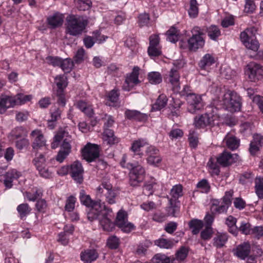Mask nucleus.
Returning a JSON list of instances; mask_svg holds the SVG:
<instances>
[{
  "mask_svg": "<svg viewBox=\"0 0 263 263\" xmlns=\"http://www.w3.org/2000/svg\"><path fill=\"white\" fill-rule=\"evenodd\" d=\"M62 110L57 107H53L50 109L51 121H57L61 118Z\"/></svg>",
  "mask_w": 263,
  "mask_h": 263,
  "instance_id": "nucleus-55",
  "label": "nucleus"
},
{
  "mask_svg": "<svg viewBox=\"0 0 263 263\" xmlns=\"http://www.w3.org/2000/svg\"><path fill=\"white\" fill-rule=\"evenodd\" d=\"M82 156L87 161L91 162L99 156V147L96 144H87L82 149Z\"/></svg>",
  "mask_w": 263,
  "mask_h": 263,
  "instance_id": "nucleus-13",
  "label": "nucleus"
},
{
  "mask_svg": "<svg viewBox=\"0 0 263 263\" xmlns=\"http://www.w3.org/2000/svg\"><path fill=\"white\" fill-rule=\"evenodd\" d=\"M247 67L246 72L251 81L263 79V66L256 63H251Z\"/></svg>",
  "mask_w": 263,
  "mask_h": 263,
  "instance_id": "nucleus-11",
  "label": "nucleus"
},
{
  "mask_svg": "<svg viewBox=\"0 0 263 263\" xmlns=\"http://www.w3.org/2000/svg\"><path fill=\"white\" fill-rule=\"evenodd\" d=\"M219 117L214 112L206 113L194 118V124L196 128H204L208 126H213L218 124Z\"/></svg>",
  "mask_w": 263,
  "mask_h": 263,
  "instance_id": "nucleus-6",
  "label": "nucleus"
},
{
  "mask_svg": "<svg viewBox=\"0 0 263 263\" xmlns=\"http://www.w3.org/2000/svg\"><path fill=\"white\" fill-rule=\"evenodd\" d=\"M224 141L227 146L232 150L238 148L239 145V140L236 138L233 132H230L226 136Z\"/></svg>",
  "mask_w": 263,
  "mask_h": 263,
  "instance_id": "nucleus-25",
  "label": "nucleus"
},
{
  "mask_svg": "<svg viewBox=\"0 0 263 263\" xmlns=\"http://www.w3.org/2000/svg\"><path fill=\"white\" fill-rule=\"evenodd\" d=\"M217 163L218 162L217 161V158L211 157L207 164L209 168L213 170V173L216 175H218L219 173V169Z\"/></svg>",
  "mask_w": 263,
  "mask_h": 263,
  "instance_id": "nucleus-52",
  "label": "nucleus"
},
{
  "mask_svg": "<svg viewBox=\"0 0 263 263\" xmlns=\"http://www.w3.org/2000/svg\"><path fill=\"white\" fill-rule=\"evenodd\" d=\"M146 161L148 164L155 166H158L162 161V158L159 154V150L154 146L147 147L145 151Z\"/></svg>",
  "mask_w": 263,
  "mask_h": 263,
  "instance_id": "nucleus-12",
  "label": "nucleus"
},
{
  "mask_svg": "<svg viewBox=\"0 0 263 263\" xmlns=\"http://www.w3.org/2000/svg\"><path fill=\"white\" fill-rule=\"evenodd\" d=\"M84 170L81 163L78 161H74L70 166L69 173L71 177L77 183H81L83 181V174Z\"/></svg>",
  "mask_w": 263,
  "mask_h": 263,
  "instance_id": "nucleus-15",
  "label": "nucleus"
},
{
  "mask_svg": "<svg viewBox=\"0 0 263 263\" xmlns=\"http://www.w3.org/2000/svg\"><path fill=\"white\" fill-rule=\"evenodd\" d=\"M35 156L33 159L32 162L36 168L46 165V158L45 155L43 154H39L37 152H35Z\"/></svg>",
  "mask_w": 263,
  "mask_h": 263,
  "instance_id": "nucleus-46",
  "label": "nucleus"
},
{
  "mask_svg": "<svg viewBox=\"0 0 263 263\" xmlns=\"http://www.w3.org/2000/svg\"><path fill=\"white\" fill-rule=\"evenodd\" d=\"M191 32L192 35L187 40L188 48L190 51H196L204 45L205 41L202 37L203 33L197 26L194 27Z\"/></svg>",
  "mask_w": 263,
  "mask_h": 263,
  "instance_id": "nucleus-7",
  "label": "nucleus"
},
{
  "mask_svg": "<svg viewBox=\"0 0 263 263\" xmlns=\"http://www.w3.org/2000/svg\"><path fill=\"white\" fill-rule=\"evenodd\" d=\"M30 138L34 152H36L42 147L46 146V140L41 130L35 129L32 131Z\"/></svg>",
  "mask_w": 263,
  "mask_h": 263,
  "instance_id": "nucleus-10",
  "label": "nucleus"
},
{
  "mask_svg": "<svg viewBox=\"0 0 263 263\" xmlns=\"http://www.w3.org/2000/svg\"><path fill=\"white\" fill-rule=\"evenodd\" d=\"M76 198L73 196H70L66 200L65 210L68 212L72 211L75 206Z\"/></svg>",
  "mask_w": 263,
  "mask_h": 263,
  "instance_id": "nucleus-56",
  "label": "nucleus"
},
{
  "mask_svg": "<svg viewBox=\"0 0 263 263\" xmlns=\"http://www.w3.org/2000/svg\"><path fill=\"white\" fill-rule=\"evenodd\" d=\"M87 213V218L90 221L98 219L104 231H111L114 224L108 217L112 213V209L106 206L104 202L96 203Z\"/></svg>",
  "mask_w": 263,
  "mask_h": 263,
  "instance_id": "nucleus-1",
  "label": "nucleus"
},
{
  "mask_svg": "<svg viewBox=\"0 0 263 263\" xmlns=\"http://www.w3.org/2000/svg\"><path fill=\"white\" fill-rule=\"evenodd\" d=\"M43 190L37 187L32 188L30 191L23 193L25 198L29 201H35L42 198L43 196Z\"/></svg>",
  "mask_w": 263,
  "mask_h": 263,
  "instance_id": "nucleus-20",
  "label": "nucleus"
},
{
  "mask_svg": "<svg viewBox=\"0 0 263 263\" xmlns=\"http://www.w3.org/2000/svg\"><path fill=\"white\" fill-rule=\"evenodd\" d=\"M80 199L82 204L85 205L87 207L93 206V204L96 203H101V200L93 201L92 200L90 196L86 195L84 190H82L80 193Z\"/></svg>",
  "mask_w": 263,
  "mask_h": 263,
  "instance_id": "nucleus-29",
  "label": "nucleus"
},
{
  "mask_svg": "<svg viewBox=\"0 0 263 263\" xmlns=\"http://www.w3.org/2000/svg\"><path fill=\"white\" fill-rule=\"evenodd\" d=\"M67 133L63 130L59 131L54 136L53 141L51 144V147L52 149H55L58 147L60 142L64 138Z\"/></svg>",
  "mask_w": 263,
  "mask_h": 263,
  "instance_id": "nucleus-47",
  "label": "nucleus"
},
{
  "mask_svg": "<svg viewBox=\"0 0 263 263\" xmlns=\"http://www.w3.org/2000/svg\"><path fill=\"white\" fill-rule=\"evenodd\" d=\"M14 96L2 95L0 96V113L4 114L9 108L15 105Z\"/></svg>",
  "mask_w": 263,
  "mask_h": 263,
  "instance_id": "nucleus-17",
  "label": "nucleus"
},
{
  "mask_svg": "<svg viewBox=\"0 0 263 263\" xmlns=\"http://www.w3.org/2000/svg\"><path fill=\"white\" fill-rule=\"evenodd\" d=\"M119 93L117 90H112L110 91L107 96L108 100L110 102L109 103L110 106H117L118 104V101L119 100Z\"/></svg>",
  "mask_w": 263,
  "mask_h": 263,
  "instance_id": "nucleus-50",
  "label": "nucleus"
},
{
  "mask_svg": "<svg viewBox=\"0 0 263 263\" xmlns=\"http://www.w3.org/2000/svg\"><path fill=\"white\" fill-rule=\"evenodd\" d=\"M179 32L175 27H171L167 32V40L172 42L175 43L179 39Z\"/></svg>",
  "mask_w": 263,
  "mask_h": 263,
  "instance_id": "nucleus-41",
  "label": "nucleus"
},
{
  "mask_svg": "<svg viewBox=\"0 0 263 263\" xmlns=\"http://www.w3.org/2000/svg\"><path fill=\"white\" fill-rule=\"evenodd\" d=\"M213 233L211 227H205V228L201 232V238L203 240H209L212 237Z\"/></svg>",
  "mask_w": 263,
  "mask_h": 263,
  "instance_id": "nucleus-57",
  "label": "nucleus"
},
{
  "mask_svg": "<svg viewBox=\"0 0 263 263\" xmlns=\"http://www.w3.org/2000/svg\"><path fill=\"white\" fill-rule=\"evenodd\" d=\"M176 201H174L173 199L169 200L170 206L167 210V215L168 216H176V214L179 212V207L175 204Z\"/></svg>",
  "mask_w": 263,
  "mask_h": 263,
  "instance_id": "nucleus-53",
  "label": "nucleus"
},
{
  "mask_svg": "<svg viewBox=\"0 0 263 263\" xmlns=\"http://www.w3.org/2000/svg\"><path fill=\"white\" fill-rule=\"evenodd\" d=\"M97 196L101 198L105 197V201L109 204H115L118 196L117 192L112 189V185L108 182H103L97 188Z\"/></svg>",
  "mask_w": 263,
  "mask_h": 263,
  "instance_id": "nucleus-5",
  "label": "nucleus"
},
{
  "mask_svg": "<svg viewBox=\"0 0 263 263\" xmlns=\"http://www.w3.org/2000/svg\"><path fill=\"white\" fill-rule=\"evenodd\" d=\"M236 218L232 216H228L225 222L228 227L229 232L234 235H236L238 232V228L236 225Z\"/></svg>",
  "mask_w": 263,
  "mask_h": 263,
  "instance_id": "nucleus-30",
  "label": "nucleus"
},
{
  "mask_svg": "<svg viewBox=\"0 0 263 263\" xmlns=\"http://www.w3.org/2000/svg\"><path fill=\"white\" fill-rule=\"evenodd\" d=\"M188 140L190 146L192 148H196L199 142L198 135L194 130H190Z\"/></svg>",
  "mask_w": 263,
  "mask_h": 263,
  "instance_id": "nucleus-48",
  "label": "nucleus"
},
{
  "mask_svg": "<svg viewBox=\"0 0 263 263\" xmlns=\"http://www.w3.org/2000/svg\"><path fill=\"white\" fill-rule=\"evenodd\" d=\"M189 227L193 234H198L203 227V222L202 220L196 219H192L189 223Z\"/></svg>",
  "mask_w": 263,
  "mask_h": 263,
  "instance_id": "nucleus-33",
  "label": "nucleus"
},
{
  "mask_svg": "<svg viewBox=\"0 0 263 263\" xmlns=\"http://www.w3.org/2000/svg\"><path fill=\"white\" fill-rule=\"evenodd\" d=\"M215 62L213 56L210 54H205L199 61L198 65L201 69H206Z\"/></svg>",
  "mask_w": 263,
  "mask_h": 263,
  "instance_id": "nucleus-28",
  "label": "nucleus"
},
{
  "mask_svg": "<svg viewBox=\"0 0 263 263\" xmlns=\"http://www.w3.org/2000/svg\"><path fill=\"white\" fill-rule=\"evenodd\" d=\"M102 138L107 144L112 145L118 142V139L115 136L114 132L109 128H105Z\"/></svg>",
  "mask_w": 263,
  "mask_h": 263,
  "instance_id": "nucleus-27",
  "label": "nucleus"
},
{
  "mask_svg": "<svg viewBox=\"0 0 263 263\" xmlns=\"http://www.w3.org/2000/svg\"><path fill=\"white\" fill-rule=\"evenodd\" d=\"M139 68L135 67L132 72L127 76L124 84L123 86V89L126 91H129L135 85L139 84L140 81L138 79Z\"/></svg>",
  "mask_w": 263,
  "mask_h": 263,
  "instance_id": "nucleus-14",
  "label": "nucleus"
},
{
  "mask_svg": "<svg viewBox=\"0 0 263 263\" xmlns=\"http://www.w3.org/2000/svg\"><path fill=\"white\" fill-rule=\"evenodd\" d=\"M256 6L253 0H246L244 11L246 13H253L255 10Z\"/></svg>",
  "mask_w": 263,
  "mask_h": 263,
  "instance_id": "nucleus-62",
  "label": "nucleus"
},
{
  "mask_svg": "<svg viewBox=\"0 0 263 263\" xmlns=\"http://www.w3.org/2000/svg\"><path fill=\"white\" fill-rule=\"evenodd\" d=\"M238 229V231L245 235L251 234L252 230L250 224L249 222L245 221L241 222V224Z\"/></svg>",
  "mask_w": 263,
  "mask_h": 263,
  "instance_id": "nucleus-61",
  "label": "nucleus"
},
{
  "mask_svg": "<svg viewBox=\"0 0 263 263\" xmlns=\"http://www.w3.org/2000/svg\"><path fill=\"white\" fill-rule=\"evenodd\" d=\"M228 235L226 233H217L213 239L214 245L216 247H223L228 241Z\"/></svg>",
  "mask_w": 263,
  "mask_h": 263,
  "instance_id": "nucleus-36",
  "label": "nucleus"
},
{
  "mask_svg": "<svg viewBox=\"0 0 263 263\" xmlns=\"http://www.w3.org/2000/svg\"><path fill=\"white\" fill-rule=\"evenodd\" d=\"M167 102V98L166 96L163 94L160 95L156 102L152 106V110H160L164 108Z\"/></svg>",
  "mask_w": 263,
  "mask_h": 263,
  "instance_id": "nucleus-31",
  "label": "nucleus"
},
{
  "mask_svg": "<svg viewBox=\"0 0 263 263\" xmlns=\"http://www.w3.org/2000/svg\"><path fill=\"white\" fill-rule=\"evenodd\" d=\"M234 25V17L232 15L226 16L221 22V26L224 28H227Z\"/></svg>",
  "mask_w": 263,
  "mask_h": 263,
  "instance_id": "nucleus-64",
  "label": "nucleus"
},
{
  "mask_svg": "<svg viewBox=\"0 0 263 263\" xmlns=\"http://www.w3.org/2000/svg\"><path fill=\"white\" fill-rule=\"evenodd\" d=\"M92 36L95 42L98 44L102 43L106 39L108 38L107 36L101 34L100 30L93 31L92 33Z\"/></svg>",
  "mask_w": 263,
  "mask_h": 263,
  "instance_id": "nucleus-59",
  "label": "nucleus"
},
{
  "mask_svg": "<svg viewBox=\"0 0 263 263\" xmlns=\"http://www.w3.org/2000/svg\"><path fill=\"white\" fill-rule=\"evenodd\" d=\"M13 96L15 99V105L24 104L30 101L32 98L31 95H26L22 93H17Z\"/></svg>",
  "mask_w": 263,
  "mask_h": 263,
  "instance_id": "nucleus-38",
  "label": "nucleus"
},
{
  "mask_svg": "<svg viewBox=\"0 0 263 263\" xmlns=\"http://www.w3.org/2000/svg\"><path fill=\"white\" fill-rule=\"evenodd\" d=\"M222 105L226 109L234 112L239 111L241 107L240 98L235 92L229 90L223 95Z\"/></svg>",
  "mask_w": 263,
  "mask_h": 263,
  "instance_id": "nucleus-4",
  "label": "nucleus"
},
{
  "mask_svg": "<svg viewBox=\"0 0 263 263\" xmlns=\"http://www.w3.org/2000/svg\"><path fill=\"white\" fill-rule=\"evenodd\" d=\"M180 76L178 71L174 69H172L169 74V82L172 85L174 89L178 91L180 89L179 82Z\"/></svg>",
  "mask_w": 263,
  "mask_h": 263,
  "instance_id": "nucleus-26",
  "label": "nucleus"
},
{
  "mask_svg": "<svg viewBox=\"0 0 263 263\" xmlns=\"http://www.w3.org/2000/svg\"><path fill=\"white\" fill-rule=\"evenodd\" d=\"M147 79L149 82L152 84H160L162 81L161 74L156 71L149 72L148 74Z\"/></svg>",
  "mask_w": 263,
  "mask_h": 263,
  "instance_id": "nucleus-42",
  "label": "nucleus"
},
{
  "mask_svg": "<svg viewBox=\"0 0 263 263\" xmlns=\"http://www.w3.org/2000/svg\"><path fill=\"white\" fill-rule=\"evenodd\" d=\"M64 18L63 14L57 12L48 17L47 22L50 28L54 29L63 25Z\"/></svg>",
  "mask_w": 263,
  "mask_h": 263,
  "instance_id": "nucleus-18",
  "label": "nucleus"
},
{
  "mask_svg": "<svg viewBox=\"0 0 263 263\" xmlns=\"http://www.w3.org/2000/svg\"><path fill=\"white\" fill-rule=\"evenodd\" d=\"M238 159V155L224 151L217 158V161L223 166H228L235 162Z\"/></svg>",
  "mask_w": 263,
  "mask_h": 263,
  "instance_id": "nucleus-16",
  "label": "nucleus"
},
{
  "mask_svg": "<svg viewBox=\"0 0 263 263\" xmlns=\"http://www.w3.org/2000/svg\"><path fill=\"white\" fill-rule=\"evenodd\" d=\"M218 201H215L212 203L211 206V210L213 213L221 214L226 213L229 205L226 204L224 202L222 201V202L219 204L218 203Z\"/></svg>",
  "mask_w": 263,
  "mask_h": 263,
  "instance_id": "nucleus-32",
  "label": "nucleus"
},
{
  "mask_svg": "<svg viewBox=\"0 0 263 263\" xmlns=\"http://www.w3.org/2000/svg\"><path fill=\"white\" fill-rule=\"evenodd\" d=\"M186 99L187 103V110L192 114L200 110L204 106V103L200 95L190 93L187 95Z\"/></svg>",
  "mask_w": 263,
  "mask_h": 263,
  "instance_id": "nucleus-8",
  "label": "nucleus"
},
{
  "mask_svg": "<svg viewBox=\"0 0 263 263\" xmlns=\"http://www.w3.org/2000/svg\"><path fill=\"white\" fill-rule=\"evenodd\" d=\"M47 208V204L45 199H39L35 204L36 210L41 213H45Z\"/></svg>",
  "mask_w": 263,
  "mask_h": 263,
  "instance_id": "nucleus-54",
  "label": "nucleus"
},
{
  "mask_svg": "<svg viewBox=\"0 0 263 263\" xmlns=\"http://www.w3.org/2000/svg\"><path fill=\"white\" fill-rule=\"evenodd\" d=\"M255 191L259 199H263V178L256 177L255 181Z\"/></svg>",
  "mask_w": 263,
  "mask_h": 263,
  "instance_id": "nucleus-35",
  "label": "nucleus"
},
{
  "mask_svg": "<svg viewBox=\"0 0 263 263\" xmlns=\"http://www.w3.org/2000/svg\"><path fill=\"white\" fill-rule=\"evenodd\" d=\"M234 254L238 258L245 259L250 253L249 248H236L233 250Z\"/></svg>",
  "mask_w": 263,
  "mask_h": 263,
  "instance_id": "nucleus-45",
  "label": "nucleus"
},
{
  "mask_svg": "<svg viewBox=\"0 0 263 263\" xmlns=\"http://www.w3.org/2000/svg\"><path fill=\"white\" fill-rule=\"evenodd\" d=\"M197 189L200 190V192L203 193H208L211 190V186L206 179H203L200 181L196 185Z\"/></svg>",
  "mask_w": 263,
  "mask_h": 263,
  "instance_id": "nucleus-49",
  "label": "nucleus"
},
{
  "mask_svg": "<svg viewBox=\"0 0 263 263\" xmlns=\"http://www.w3.org/2000/svg\"><path fill=\"white\" fill-rule=\"evenodd\" d=\"M209 37L213 40H216L220 36L221 32L219 28L215 25H211L207 29Z\"/></svg>",
  "mask_w": 263,
  "mask_h": 263,
  "instance_id": "nucleus-39",
  "label": "nucleus"
},
{
  "mask_svg": "<svg viewBox=\"0 0 263 263\" xmlns=\"http://www.w3.org/2000/svg\"><path fill=\"white\" fill-rule=\"evenodd\" d=\"M74 105L89 117H92L94 114L92 105L88 102L79 100L74 104Z\"/></svg>",
  "mask_w": 263,
  "mask_h": 263,
  "instance_id": "nucleus-22",
  "label": "nucleus"
},
{
  "mask_svg": "<svg viewBox=\"0 0 263 263\" xmlns=\"http://www.w3.org/2000/svg\"><path fill=\"white\" fill-rule=\"evenodd\" d=\"M171 195L174 201L183 196V187L181 184H177L173 186L171 190Z\"/></svg>",
  "mask_w": 263,
  "mask_h": 263,
  "instance_id": "nucleus-44",
  "label": "nucleus"
},
{
  "mask_svg": "<svg viewBox=\"0 0 263 263\" xmlns=\"http://www.w3.org/2000/svg\"><path fill=\"white\" fill-rule=\"evenodd\" d=\"M127 156L126 155L123 156L121 165L124 168L129 170V184L133 186H137L144 180L145 176V170L141 165L143 160L133 163H126Z\"/></svg>",
  "mask_w": 263,
  "mask_h": 263,
  "instance_id": "nucleus-2",
  "label": "nucleus"
},
{
  "mask_svg": "<svg viewBox=\"0 0 263 263\" xmlns=\"http://www.w3.org/2000/svg\"><path fill=\"white\" fill-rule=\"evenodd\" d=\"M21 176V173L15 169H12L8 171L5 175L4 184L6 187L11 188L13 185V180L17 179Z\"/></svg>",
  "mask_w": 263,
  "mask_h": 263,
  "instance_id": "nucleus-21",
  "label": "nucleus"
},
{
  "mask_svg": "<svg viewBox=\"0 0 263 263\" xmlns=\"http://www.w3.org/2000/svg\"><path fill=\"white\" fill-rule=\"evenodd\" d=\"M147 52L151 57H158L161 54V47L160 46H149Z\"/></svg>",
  "mask_w": 263,
  "mask_h": 263,
  "instance_id": "nucleus-58",
  "label": "nucleus"
},
{
  "mask_svg": "<svg viewBox=\"0 0 263 263\" xmlns=\"http://www.w3.org/2000/svg\"><path fill=\"white\" fill-rule=\"evenodd\" d=\"M147 145V142L143 139H138L134 141L130 148V151L134 153V157L136 156H139L142 158L143 156V153L141 151V148Z\"/></svg>",
  "mask_w": 263,
  "mask_h": 263,
  "instance_id": "nucleus-23",
  "label": "nucleus"
},
{
  "mask_svg": "<svg viewBox=\"0 0 263 263\" xmlns=\"http://www.w3.org/2000/svg\"><path fill=\"white\" fill-rule=\"evenodd\" d=\"M190 8L188 11L190 17L195 18L198 14V4L196 0H189Z\"/></svg>",
  "mask_w": 263,
  "mask_h": 263,
  "instance_id": "nucleus-40",
  "label": "nucleus"
},
{
  "mask_svg": "<svg viewBox=\"0 0 263 263\" xmlns=\"http://www.w3.org/2000/svg\"><path fill=\"white\" fill-rule=\"evenodd\" d=\"M245 46L253 51H257L259 48V43L256 40L250 39L244 44Z\"/></svg>",
  "mask_w": 263,
  "mask_h": 263,
  "instance_id": "nucleus-63",
  "label": "nucleus"
},
{
  "mask_svg": "<svg viewBox=\"0 0 263 263\" xmlns=\"http://www.w3.org/2000/svg\"><path fill=\"white\" fill-rule=\"evenodd\" d=\"M128 215L126 211L120 210L117 213L116 225L125 233H129L134 229L133 223L128 221Z\"/></svg>",
  "mask_w": 263,
  "mask_h": 263,
  "instance_id": "nucleus-9",
  "label": "nucleus"
},
{
  "mask_svg": "<svg viewBox=\"0 0 263 263\" xmlns=\"http://www.w3.org/2000/svg\"><path fill=\"white\" fill-rule=\"evenodd\" d=\"M125 117L130 120L137 121H145L147 119V116L136 110L127 109L125 111Z\"/></svg>",
  "mask_w": 263,
  "mask_h": 263,
  "instance_id": "nucleus-19",
  "label": "nucleus"
},
{
  "mask_svg": "<svg viewBox=\"0 0 263 263\" xmlns=\"http://www.w3.org/2000/svg\"><path fill=\"white\" fill-rule=\"evenodd\" d=\"M31 207L26 203L20 204L17 207L19 216L22 219L26 218L31 213Z\"/></svg>",
  "mask_w": 263,
  "mask_h": 263,
  "instance_id": "nucleus-34",
  "label": "nucleus"
},
{
  "mask_svg": "<svg viewBox=\"0 0 263 263\" xmlns=\"http://www.w3.org/2000/svg\"><path fill=\"white\" fill-rule=\"evenodd\" d=\"M98 257V253L95 249H88L81 253V259L86 263H90Z\"/></svg>",
  "mask_w": 263,
  "mask_h": 263,
  "instance_id": "nucleus-24",
  "label": "nucleus"
},
{
  "mask_svg": "<svg viewBox=\"0 0 263 263\" xmlns=\"http://www.w3.org/2000/svg\"><path fill=\"white\" fill-rule=\"evenodd\" d=\"M66 20V32L73 36L81 34L88 24L85 18L77 15H69L67 16Z\"/></svg>",
  "mask_w": 263,
  "mask_h": 263,
  "instance_id": "nucleus-3",
  "label": "nucleus"
},
{
  "mask_svg": "<svg viewBox=\"0 0 263 263\" xmlns=\"http://www.w3.org/2000/svg\"><path fill=\"white\" fill-rule=\"evenodd\" d=\"M54 82L58 88V90H61L63 91L64 88H65L67 85V78L64 75L57 76L55 78Z\"/></svg>",
  "mask_w": 263,
  "mask_h": 263,
  "instance_id": "nucleus-43",
  "label": "nucleus"
},
{
  "mask_svg": "<svg viewBox=\"0 0 263 263\" xmlns=\"http://www.w3.org/2000/svg\"><path fill=\"white\" fill-rule=\"evenodd\" d=\"M188 253V248H180L176 252L177 259L183 261L187 257Z\"/></svg>",
  "mask_w": 263,
  "mask_h": 263,
  "instance_id": "nucleus-60",
  "label": "nucleus"
},
{
  "mask_svg": "<svg viewBox=\"0 0 263 263\" xmlns=\"http://www.w3.org/2000/svg\"><path fill=\"white\" fill-rule=\"evenodd\" d=\"M73 66V62L68 59L61 60V63H60V67L65 72H69L71 71Z\"/></svg>",
  "mask_w": 263,
  "mask_h": 263,
  "instance_id": "nucleus-51",
  "label": "nucleus"
},
{
  "mask_svg": "<svg viewBox=\"0 0 263 263\" xmlns=\"http://www.w3.org/2000/svg\"><path fill=\"white\" fill-rule=\"evenodd\" d=\"M160 186V182L154 178H152L151 181L146 183L144 186V190L149 192V194H152L155 190H159Z\"/></svg>",
  "mask_w": 263,
  "mask_h": 263,
  "instance_id": "nucleus-37",
  "label": "nucleus"
}]
</instances>
